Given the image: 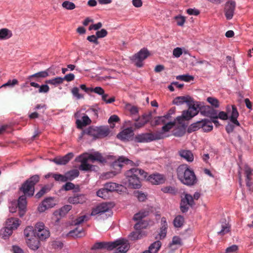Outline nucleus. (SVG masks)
Returning a JSON list of instances; mask_svg holds the SVG:
<instances>
[{"label":"nucleus","mask_w":253,"mask_h":253,"mask_svg":"<svg viewBox=\"0 0 253 253\" xmlns=\"http://www.w3.org/2000/svg\"><path fill=\"white\" fill-rule=\"evenodd\" d=\"M90 161L92 163L97 161L101 164L106 162V160L101 153L96 152L93 153H84L77 157L75 161L81 163L79 167L80 170L89 172L97 171V167L96 166L89 164Z\"/></svg>","instance_id":"nucleus-1"},{"label":"nucleus","mask_w":253,"mask_h":253,"mask_svg":"<svg viewBox=\"0 0 253 253\" xmlns=\"http://www.w3.org/2000/svg\"><path fill=\"white\" fill-rule=\"evenodd\" d=\"M178 179L183 184L193 186L197 183V178L192 169L186 164L181 165L177 169Z\"/></svg>","instance_id":"nucleus-2"},{"label":"nucleus","mask_w":253,"mask_h":253,"mask_svg":"<svg viewBox=\"0 0 253 253\" xmlns=\"http://www.w3.org/2000/svg\"><path fill=\"white\" fill-rule=\"evenodd\" d=\"M125 175L129 187L133 189H139L141 187V184L138 175L146 178L148 173L143 169L132 168L126 172Z\"/></svg>","instance_id":"nucleus-3"},{"label":"nucleus","mask_w":253,"mask_h":253,"mask_svg":"<svg viewBox=\"0 0 253 253\" xmlns=\"http://www.w3.org/2000/svg\"><path fill=\"white\" fill-rule=\"evenodd\" d=\"M226 111L229 114V120L232 124L228 123L226 126V130L227 133L232 132L235 126H240V124L237 120L239 117V113L236 107L234 105L230 107L228 106L226 108Z\"/></svg>","instance_id":"nucleus-4"},{"label":"nucleus","mask_w":253,"mask_h":253,"mask_svg":"<svg viewBox=\"0 0 253 253\" xmlns=\"http://www.w3.org/2000/svg\"><path fill=\"white\" fill-rule=\"evenodd\" d=\"M39 181V176L34 175L27 179L20 188V190L25 196L31 197L33 196L35 191V185Z\"/></svg>","instance_id":"nucleus-5"},{"label":"nucleus","mask_w":253,"mask_h":253,"mask_svg":"<svg viewBox=\"0 0 253 253\" xmlns=\"http://www.w3.org/2000/svg\"><path fill=\"white\" fill-rule=\"evenodd\" d=\"M163 134L160 132L143 133L136 135L134 140L138 143H147L154 140L162 139Z\"/></svg>","instance_id":"nucleus-6"},{"label":"nucleus","mask_w":253,"mask_h":253,"mask_svg":"<svg viewBox=\"0 0 253 253\" xmlns=\"http://www.w3.org/2000/svg\"><path fill=\"white\" fill-rule=\"evenodd\" d=\"M124 164L135 166H138L139 165L138 162L134 163L132 161L124 156L120 157L117 160H115L111 164V167L115 170V171L112 172L113 173L114 175L116 174L121 170Z\"/></svg>","instance_id":"nucleus-7"},{"label":"nucleus","mask_w":253,"mask_h":253,"mask_svg":"<svg viewBox=\"0 0 253 253\" xmlns=\"http://www.w3.org/2000/svg\"><path fill=\"white\" fill-rule=\"evenodd\" d=\"M111 250L114 249V253H126L129 248V245L126 240L118 239L112 242Z\"/></svg>","instance_id":"nucleus-8"},{"label":"nucleus","mask_w":253,"mask_h":253,"mask_svg":"<svg viewBox=\"0 0 253 253\" xmlns=\"http://www.w3.org/2000/svg\"><path fill=\"white\" fill-rule=\"evenodd\" d=\"M190 127L193 131H196L201 128L204 132H208L212 129L213 126L211 121L210 120L208 119H203L192 124Z\"/></svg>","instance_id":"nucleus-9"},{"label":"nucleus","mask_w":253,"mask_h":253,"mask_svg":"<svg viewBox=\"0 0 253 253\" xmlns=\"http://www.w3.org/2000/svg\"><path fill=\"white\" fill-rule=\"evenodd\" d=\"M149 55V51L146 48L141 49L137 53L133 56L131 60L135 62V65L138 67L143 66V61Z\"/></svg>","instance_id":"nucleus-10"},{"label":"nucleus","mask_w":253,"mask_h":253,"mask_svg":"<svg viewBox=\"0 0 253 253\" xmlns=\"http://www.w3.org/2000/svg\"><path fill=\"white\" fill-rule=\"evenodd\" d=\"M236 6V3L234 0H228L225 3L224 8V12L227 20H229L233 18Z\"/></svg>","instance_id":"nucleus-11"},{"label":"nucleus","mask_w":253,"mask_h":253,"mask_svg":"<svg viewBox=\"0 0 253 253\" xmlns=\"http://www.w3.org/2000/svg\"><path fill=\"white\" fill-rule=\"evenodd\" d=\"M147 180L153 185H160L165 183L166 178L163 174L159 173H153L148 177Z\"/></svg>","instance_id":"nucleus-12"},{"label":"nucleus","mask_w":253,"mask_h":253,"mask_svg":"<svg viewBox=\"0 0 253 253\" xmlns=\"http://www.w3.org/2000/svg\"><path fill=\"white\" fill-rule=\"evenodd\" d=\"M56 205L52 197L45 198L38 207V211L42 212L46 210L53 208Z\"/></svg>","instance_id":"nucleus-13"},{"label":"nucleus","mask_w":253,"mask_h":253,"mask_svg":"<svg viewBox=\"0 0 253 253\" xmlns=\"http://www.w3.org/2000/svg\"><path fill=\"white\" fill-rule=\"evenodd\" d=\"M50 69L51 68H49L45 71H42L28 76L27 82H30V83H31V82H34V80L39 82L42 79L47 77L49 75Z\"/></svg>","instance_id":"nucleus-14"},{"label":"nucleus","mask_w":253,"mask_h":253,"mask_svg":"<svg viewBox=\"0 0 253 253\" xmlns=\"http://www.w3.org/2000/svg\"><path fill=\"white\" fill-rule=\"evenodd\" d=\"M73 153L70 152L62 157H57L51 160L57 165H64L67 164L74 157Z\"/></svg>","instance_id":"nucleus-15"},{"label":"nucleus","mask_w":253,"mask_h":253,"mask_svg":"<svg viewBox=\"0 0 253 253\" xmlns=\"http://www.w3.org/2000/svg\"><path fill=\"white\" fill-rule=\"evenodd\" d=\"M109 211L110 207L109 205L106 203H102L92 209L90 215L91 216H95L98 214L101 215L108 212Z\"/></svg>","instance_id":"nucleus-16"},{"label":"nucleus","mask_w":253,"mask_h":253,"mask_svg":"<svg viewBox=\"0 0 253 253\" xmlns=\"http://www.w3.org/2000/svg\"><path fill=\"white\" fill-rule=\"evenodd\" d=\"M198 113V108L195 106V104L192 103V105L189 106L188 109L183 111L182 114L184 116V118L186 119V121H188L197 115Z\"/></svg>","instance_id":"nucleus-17"},{"label":"nucleus","mask_w":253,"mask_h":253,"mask_svg":"<svg viewBox=\"0 0 253 253\" xmlns=\"http://www.w3.org/2000/svg\"><path fill=\"white\" fill-rule=\"evenodd\" d=\"M17 205L19 209V215L20 217H22L26 211L27 200L26 196L22 195L19 197Z\"/></svg>","instance_id":"nucleus-18"},{"label":"nucleus","mask_w":253,"mask_h":253,"mask_svg":"<svg viewBox=\"0 0 253 253\" xmlns=\"http://www.w3.org/2000/svg\"><path fill=\"white\" fill-rule=\"evenodd\" d=\"M93 92L101 96L102 100H103L107 104H110L115 101V99L114 97H112L109 99H107L108 97V94H105L104 93V89L100 87L97 86L94 88Z\"/></svg>","instance_id":"nucleus-19"},{"label":"nucleus","mask_w":253,"mask_h":253,"mask_svg":"<svg viewBox=\"0 0 253 253\" xmlns=\"http://www.w3.org/2000/svg\"><path fill=\"white\" fill-rule=\"evenodd\" d=\"M85 135H87L92 137L93 139L98 138L97 126H89L83 130L79 137V138L80 139H82Z\"/></svg>","instance_id":"nucleus-20"},{"label":"nucleus","mask_w":253,"mask_h":253,"mask_svg":"<svg viewBox=\"0 0 253 253\" xmlns=\"http://www.w3.org/2000/svg\"><path fill=\"white\" fill-rule=\"evenodd\" d=\"M178 155L181 158L188 162H193L194 157L192 152L189 150L181 149L178 152Z\"/></svg>","instance_id":"nucleus-21"},{"label":"nucleus","mask_w":253,"mask_h":253,"mask_svg":"<svg viewBox=\"0 0 253 253\" xmlns=\"http://www.w3.org/2000/svg\"><path fill=\"white\" fill-rule=\"evenodd\" d=\"M185 103L190 106L193 102L192 98L189 96H178L174 98L173 101V103L176 105H180Z\"/></svg>","instance_id":"nucleus-22"},{"label":"nucleus","mask_w":253,"mask_h":253,"mask_svg":"<svg viewBox=\"0 0 253 253\" xmlns=\"http://www.w3.org/2000/svg\"><path fill=\"white\" fill-rule=\"evenodd\" d=\"M133 135V130L131 127H127L119 133L117 137L122 140H127Z\"/></svg>","instance_id":"nucleus-23"},{"label":"nucleus","mask_w":253,"mask_h":253,"mask_svg":"<svg viewBox=\"0 0 253 253\" xmlns=\"http://www.w3.org/2000/svg\"><path fill=\"white\" fill-rule=\"evenodd\" d=\"M86 198L84 194H79L75 196L70 197L68 198V201L69 203L72 204H82L85 202Z\"/></svg>","instance_id":"nucleus-24"},{"label":"nucleus","mask_w":253,"mask_h":253,"mask_svg":"<svg viewBox=\"0 0 253 253\" xmlns=\"http://www.w3.org/2000/svg\"><path fill=\"white\" fill-rule=\"evenodd\" d=\"M20 224V221L17 218H10L6 221V225L12 231L16 229Z\"/></svg>","instance_id":"nucleus-25"},{"label":"nucleus","mask_w":253,"mask_h":253,"mask_svg":"<svg viewBox=\"0 0 253 253\" xmlns=\"http://www.w3.org/2000/svg\"><path fill=\"white\" fill-rule=\"evenodd\" d=\"M26 243L28 246L32 250L36 251L39 248L40 242L35 237L28 238L26 240Z\"/></svg>","instance_id":"nucleus-26"},{"label":"nucleus","mask_w":253,"mask_h":253,"mask_svg":"<svg viewBox=\"0 0 253 253\" xmlns=\"http://www.w3.org/2000/svg\"><path fill=\"white\" fill-rule=\"evenodd\" d=\"M175 124V122H168L162 127L161 131H157L156 132H160L162 133L163 137L162 139L168 137L169 135L167 134L166 132H169V130L173 127Z\"/></svg>","instance_id":"nucleus-27"},{"label":"nucleus","mask_w":253,"mask_h":253,"mask_svg":"<svg viewBox=\"0 0 253 253\" xmlns=\"http://www.w3.org/2000/svg\"><path fill=\"white\" fill-rule=\"evenodd\" d=\"M149 116L147 115H144L141 118H138L136 119V122L134 124L133 126L137 128H140L143 126L149 121Z\"/></svg>","instance_id":"nucleus-28"},{"label":"nucleus","mask_w":253,"mask_h":253,"mask_svg":"<svg viewBox=\"0 0 253 253\" xmlns=\"http://www.w3.org/2000/svg\"><path fill=\"white\" fill-rule=\"evenodd\" d=\"M98 138L107 136L110 130L108 126H97Z\"/></svg>","instance_id":"nucleus-29"},{"label":"nucleus","mask_w":253,"mask_h":253,"mask_svg":"<svg viewBox=\"0 0 253 253\" xmlns=\"http://www.w3.org/2000/svg\"><path fill=\"white\" fill-rule=\"evenodd\" d=\"M30 85L35 88H38L39 93H47L49 90V87L47 84H46L40 85L39 84L35 83V82H31V83H30Z\"/></svg>","instance_id":"nucleus-30"},{"label":"nucleus","mask_w":253,"mask_h":253,"mask_svg":"<svg viewBox=\"0 0 253 253\" xmlns=\"http://www.w3.org/2000/svg\"><path fill=\"white\" fill-rule=\"evenodd\" d=\"M68 234L74 238H81L84 235V232L82 227H78L75 229L71 230Z\"/></svg>","instance_id":"nucleus-31"},{"label":"nucleus","mask_w":253,"mask_h":253,"mask_svg":"<svg viewBox=\"0 0 253 253\" xmlns=\"http://www.w3.org/2000/svg\"><path fill=\"white\" fill-rule=\"evenodd\" d=\"M112 242H97L91 248L92 250L105 249L111 250Z\"/></svg>","instance_id":"nucleus-32"},{"label":"nucleus","mask_w":253,"mask_h":253,"mask_svg":"<svg viewBox=\"0 0 253 253\" xmlns=\"http://www.w3.org/2000/svg\"><path fill=\"white\" fill-rule=\"evenodd\" d=\"M91 120L87 115H84L82 117V120H77V126L79 128H82L84 126L89 125L91 123Z\"/></svg>","instance_id":"nucleus-33"},{"label":"nucleus","mask_w":253,"mask_h":253,"mask_svg":"<svg viewBox=\"0 0 253 253\" xmlns=\"http://www.w3.org/2000/svg\"><path fill=\"white\" fill-rule=\"evenodd\" d=\"M162 246L161 242L159 241H156L152 243L148 247V250L150 253H157Z\"/></svg>","instance_id":"nucleus-34"},{"label":"nucleus","mask_w":253,"mask_h":253,"mask_svg":"<svg viewBox=\"0 0 253 253\" xmlns=\"http://www.w3.org/2000/svg\"><path fill=\"white\" fill-rule=\"evenodd\" d=\"M12 36V32L7 28L0 29V40H6Z\"/></svg>","instance_id":"nucleus-35"},{"label":"nucleus","mask_w":253,"mask_h":253,"mask_svg":"<svg viewBox=\"0 0 253 253\" xmlns=\"http://www.w3.org/2000/svg\"><path fill=\"white\" fill-rule=\"evenodd\" d=\"M149 214V211L148 210H142L134 215L133 219L135 221H140L142 218L147 216Z\"/></svg>","instance_id":"nucleus-36"},{"label":"nucleus","mask_w":253,"mask_h":253,"mask_svg":"<svg viewBox=\"0 0 253 253\" xmlns=\"http://www.w3.org/2000/svg\"><path fill=\"white\" fill-rule=\"evenodd\" d=\"M145 236L146 234L144 232L138 231L131 232L129 235V238L130 240L135 241L140 239Z\"/></svg>","instance_id":"nucleus-37"},{"label":"nucleus","mask_w":253,"mask_h":253,"mask_svg":"<svg viewBox=\"0 0 253 253\" xmlns=\"http://www.w3.org/2000/svg\"><path fill=\"white\" fill-rule=\"evenodd\" d=\"M170 118V114H167L163 116L158 117L155 121V125H159L161 124H166L167 121Z\"/></svg>","instance_id":"nucleus-38"},{"label":"nucleus","mask_w":253,"mask_h":253,"mask_svg":"<svg viewBox=\"0 0 253 253\" xmlns=\"http://www.w3.org/2000/svg\"><path fill=\"white\" fill-rule=\"evenodd\" d=\"M121 186V185L114 182L107 183L104 185V187L106 188L108 192L118 191L119 190V188Z\"/></svg>","instance_id":"nucleus-39"},{"label":"nucleus","mask_w":253,"mask_h":253,"mask_svg":"<svg viewBox=\"0 0 253 253\" xmlns=\"http://www.w3.org/2000/svg\"><path fill=\"white\" fill-rule=\"evenodd\" d=\"M13 231L8 228L6 225L5 227L2 228L0 231V236L3 239L8 238L12 233Z\"/></svg>","instance_id":"nucleus-40"},{"label":"nucleus","mask_w":253,"mask_h":253,"mask_svg":"<svg viewBox=\"0 0 253 253\" xmlns=\"http://www.w3.org/2000/svg\"><path fill=\"white\" fill-rule=\"evenodd\" d=\"M65 174L67 180H73L79 176L80 172L78 169H72L67 172Z\"/></svg>","instance_id":"nucleus-41"},{"label":"nucleus","mask_w":253,"mask_h":253,"mask_svg":"<svg viewBox=\"0 0 253 253\" xmlns=\"http://www.w3.org/2000/svg\"><path fill=\"white\" fill-rule=\"evenodd\" d=\"M184 221V219L183 216L177 215L173 220V225L176 228H180L183 226Z\"/></svg>","instance_id":"nucleus-42"},{"label":"nucleus","mask_w":253,"mask_h":253,"mask_svg":"<svg viewBox=\"0 0 253 253\" xmlns=\"http://www.w3.org/2000/svg\"><path fill=\"white\" fill-rule=\"evenodd\" d=\"M37 235L40 240H45L49 237L50 232L48 229L40 230L39 232H37Z\"/></svg>","instance_id":"nucleus-43"},{"label":"nucleus","mask_w":253,"mask_h":253,"mask_svg":"<svg viewBox=\"0 0 253 253\" xmlns=\"http://www.w3.org/2000/svg\"><path fill=\"white\" fill-rule=\"evenodd\" d=\"M96 194L97 196L104 199H106L109 197V192L105 187L98 190L96 192Z\"/></svg>","instance_id":"nucleus-44"},{"label":"nucleus","mask_w":253,"mask_h":253,"mask_svg":"<svg viewBox=\"0 0 253 253\" xmlns=\"http://www.w3.org/2000/svg\"><path fill=\"white\" fill-rule=\"evenodd\" d=\"M99 109L98 107L91 108L86 111V113L92 118L97 119L98 117V112Z\"/></svg>","instance_id":"nucleus-45"},{"label":"nucleus","mask_w":253,"mask_h":253,"mask_svg":"<svg viewBox=\"0 0 253 253\" xmlns=\"http://www.w3.org/2000/svg\"><path fill=\"white\" fill-rule=\"evenodd\" d=\"M176 79L178 80L183 81L186 82H189L194 80V77L188 74L181 75L176 76Z\"/></svg>","instance_id":"nucleus-46"},{"label":"nucleus","mask_w":253,"mask_h":253,"mask_svg":"<svg viewBox=\"0 0 253 253\" xmlns=\"http://www.w3.org/2000/svg\"><path fill=\"white\" fill-rule=\"evenodd\" d=\"M63 82V78L62 77H56L54 79L47 80L46 83L54 85H57L61 84Z\"/></svg>","instance_id":"nucleus-47"},{"label":"nucleus","mask_w":253,"mask_h":253,"mask_svg":"<svg viewBox=\"0 0 253 253\" xmlns=\"http://www.w3.org/2000/svg\"><path fill=\"white\" fill-rule=\"evenodd\" d=\"M162 191L165 193H169L175 195L177 193V190L172 186H166L161 189Z\"/></svg>","instance_id":"nucleus-48"},{"label":"nucleus","mask_w":253,"mask_h":253,"mask_svg":"<svg viewBox=\"0 0 253 253\" xmlns=\"http://www.w3.org/2000/svg\"><path fill=\"white\" fill-rule=\"evenodd\" d=\"M134 195L140 202H144L147 199V195L141 191H135L134 192Z\"/></svg>","instance_id":"nucleus-49"},{"label":"nucleus","mask_w":253,"mask_h":253,"mask_svg":"<svg viewBox=\"0 0 253 253\" xmlns=\"http://www.w3.org/2000/svg\"><path fill=\"white\" fill-rule=\"evenodd\" d=\"M245 171V174H246V184H247V186L249 187L251 185V182H250V181H251L250 176L252 174V171L251 169L248 166H246Z\"/></svg>","instance_id":"nucleus-50"},{"label":"nucleus","mask_w":253,"mask_h":253,"mask_svg":"<svg viewBox=\"0 0 253 253\" xmlns=\"http://www.w3.org/2000/svg\"><path fill=\"white\" fill-rule=\"evenodd\" d=\"M181 201H184L185 203L189 204L191 207L194 205L193 197L188 194H186L183 198L182 199Z\"/></svg>","instance_id":"nucleus-51"},{"label":"nucleus","mask_w":253,"mask_h":253,"mask_svg":"<svg viewBox=\"0 0 253 253\" xmlns=\"http://www.w3.org/2000/svg\"><path fill=\"white\" fill-rule=\"evenodd\" d=\"M62 7L67 10H73L76 8L74 3L70 1L66 0L62 3Z\"/></svg>","instance_id":"nucleus-52"},{"label":"nucleus","mask_w":253,"mask_h":253,"mask_svg":"<svg viewBox=\"0 0 253 253\" xmlns=\"http://www.w3.org/2000/svg\"><path fill=\"white\" fill-rule=\"evenodd\" d=\"M73 96L77 99H80L84 98V95L79 93V89L77 87H74L71 90Z\"/></svg>","instance_id":"nucleus-53"},{"label":"nucleus","mask_w":253,"mask_h":253,"mask_svg":"<svg viewBox=\"0 0 253 253\" xmlns=\"http://www.w3.org/2000/svg\"><path fill=\"white\" fill-rule=\"evenodd\" d=\"M88 220V216L86 215H84L79 217L78 218H76L75 220H74L73 224L75 225H79L80 224L83 223L84 221H87Z\"/></svg>","instance_id":"nucleus-54"},{"label":"nucleus","mask_w":253,"mask_h":253,"mask_svg":"<svg viewBox=\"0 0 253 253\" xmlns=\"http://www.w3.org/2000/svg\"><path fill=\"white\" fill-rule=\"evenodd\" d=\"M172 245H178L179 246L183 245V242L181 238L177 236H173L171 242L169 244V246H172Z\"/></svg>","instance_id":"nucleus-55"},{"label":"nucleus","mask_w":253,"mask_h":253,"mask_svg":"<svg viewBox=\"0 0 253 253\" xmlns=\"http://www.w3.org/2000/svg\"><path fill=\"white\" fill-rule=\"evenodd\" d=\"M167 228L165 227H161L160 232L158 235V236H156L155 238L159 239L160 240H162L164 239L167 235Z\"/></svg>","instance_id":"nucleus-56"},{"label":"nucleus","mask_w":253,"mask_h":253,"mask_svg":"<svg viewBox=\"0 0 253 253\" xmlns=\"http://www.w3.org/2000/svg\"><path fill=\"white\" fill-rule=\"evenodd\" d=\"M24 235L27 238L30 237L31 238L32 237H34L33 236L34 234V228L33 227L31 226H29L27 227L24 231Z\"/></svg>","instance_id":"nucleus-57"},{"label":"nucleus","mask_w":253,"mask_h":253,"mask_svg":"<svg viewBox=\"0 0 253 253\" xmlns=\"http://www.w3.org/2000/svg\"><path fill=\"white\" fill-rule=\"evenodd\" d=\"M207 101L215 108H218L219 106L218 100L212 97H209L207 99Z\"/></svg>","instance_id":"nucleus-58"},{"label":"nucleus","mask_w":253,"mask_h":253,"mask_svg":"<svg viewBox=\"0 0 253 253\" xmlns=\"http://www.w3.org/2000/svg\"><path fill=\"white\" fill-rule=\"evenodd\" d=\"M72 208V206L69 205H65L62 207L59 211V214L61 216H63L66 214Z\"/></svg>","instance_id":"nucleus-59"},{"label":"nucleus","mask_w":253,"mask_h":253,"mask_svg":"<svg viewBox=\"0 0 253 253\" xmlns=\"http://www.w3.org/2000/svg\"><path fill=\"white\" fill-rule=\"evenodd\" d=\"M53 177L57 181L66 182L67 181L66 174L65 175L61 174H53Z\"/></svg>","instance_id":"nucleus-60"},{"label":"nucleus","mask_w":253,"mask_h":253,"mask_svg":"<svg viewBox=\"0 0 253 253\" xmlns=\"http://www.w3.org/2000/svg\"><path fill=\"white\" fill-rule=\"evenodd\" d=\"M18 82L17 79H13L12 80H9L6 83L2 84L0 87H5V86H9L12 87L15 85L18 84Z\"/></svg>","instance_id":"nucleus-61"},{"label":"nucleus","mask_w":253,"mask_h":253,"mask_svg":"<svg viewBox=\"0 0 253 253\" xmlns=\"http://www.w3.org/2000/svg\"><path fill=\"white\" fill-rule=\"evenodd\" d=\"M174 19L176 21L177 25L179 26H183L185 22V17L181 15H177L175 16Z\"/></svg>","instance_id":"nucleus-62"},{"label":"nucleus","mask_w":253,"mask_h":253,"mask_svg":"<svg viewBox=\"0 0 253 253\" xmlns=\"http://www.w3.org/2000/svg\"><path fill=\"white\" fill-rule=\"evenodd\" d=\"M230 231V226L225 224V225H222V228L220 231L217 232L218 235H223L225 234L228 233Z\"/></svg>","instance_id":"nucleus-63"},{"label":"nucleus","mask_w":253,"mask_h":253,"mask_svg":"<svg viewBox=\"0 0 253 253\" xmlns=\"http://www.w3.org/2000/svg\"><path fill=\"white\" fill-rule=\"evenodd\" d=\"M46 229H48V228H45L44 224L42 222H39L35 225V230L37 231V232H39L40 230L42 231Z\"/></svg>","instance_id":"nucleus-64"}]
</instances>
